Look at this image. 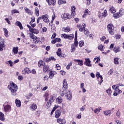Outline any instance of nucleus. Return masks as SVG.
I'll use <instances>...</instances> for the list:
<instances>
[{"label":"nucleus","instance_id":"9d476101","mask_svg":"<svg viewBox=\"0 0 124 124\" xmlns=\"http://www.w3.org/2000/svg\"><path fill=\"white\" fill-rule=\"evenodd\" d=\"M30 38H31V39H33V42L34 43H37L38 42V41L37 40V39H38L37 38V37H36V36H35L34 35H33V34H30Z\"/></svg>","mask_w":124,"mask_h":124},{"label":"nucleus","instance_id":"8fccbe9b","mask_svg":"<svg viewBox=\"0 0 124 124\" xmlns=\"http://www.w3.org/2000/svg\"><path fill=\"white\" fill-rule=\"evenodd\" d=\"M84 41H80L78 42V45L79 47H83V46H84Z\"/></svg>","mask_w":124,"mask_h":124},{"label":"nucleus","instance_id":"c85d7f7f","mask_svg":"<svg viewBox=\"0 0 124 124\" xmlns=\"http://www.w3.org/2000/svg\"><path fill=\"white\" fill-rule=\"evenodd\" d=\"M16 25L19 27V29H20L21 30H23V29H24V28L23 27V25H22V23H21V22H20L19 21H16Z\"/></svg>","mask_w":124,"mask_h":124},{"label":"nucleus","instance_id":"603ef678","mask_svg":"<svg viewBox=\"0 0 124 124\" xmlns=\"http://www.w3.org/2000/svg\"><path fill=\"white\" fill-rule=\"evenodd\" d=\"M102 16L103 17H106L107 16V10H105L104 12L102 14Z\"/></svg>","mask_w":124,"mask_h":124},{"label":"nucleus","instance_id":"338daca9","mask_svg":"<svg viewBox=\"0 0 124 124\" xmlns=\"http://www.w3.org/2000/svg\"><path fill=\"white\" fill-rule=\"evenodd\" d=\"M99 50H100V51H102V49H103V46L100 45L98 46Z\"/></svg>","mask_w":124,"mask_h":124},{"label":"nucleus","instance_id":"ddd939ff","mask_svg":"<svg viewBox=\"0 0 124 124\" xmlns=\"http://www.w3.org/2000/svg\"><path fill=\"white\" fill-rule=\"evenodd\" d=\"M62 114V109H57L55 112V118L57 119L60 118Z\"/></svg>","mask_w":124,"mask_h":124},{"label":"nucleus","instance_id":"052dcab7","mask_svg":"<svg viewBox=\"0 0 124 124\" xmlns=\"http://www.w3.org/2000/svg\"><path fill=\"white\" fill-rule=\"evenodd\" d=\"M75 41L78 42V41L77 40V31H76L75 32Z\"/></svg>","mask_w":124,"mask_h":124},{"label":"nucleus","instance_id":"4c0bfd02","mask_svg":"<svg viewBox=\"0 0 124 124\" xmlns=\"http://www.w3.org/2000/svg\"><path fill=\"white\" fill-rule=\"evenodd\" d=\"M102 110L101 107H99L98 108H96L94 110V113L96 114L97 112H100V110Z\"/></svg>","mask_w":124,"mask_h":124},{"label":"nucleus","instance_id":"5fc2aeb1","mask_svg":"<svg viewBox=\"0 0 124 124\" xmlns=\"http://www.w3.org/2000/svg\"><path fill=\"white\" fill-rule=\"evenodd\" d=\"M24 69H25V71L26 72V73L27 74H30L31 73V69L29 68H25Z\"/></svg>","mask_w":124,"mask_h":124},{"label":"nucleus","instance_id":"0e129e2a","mask_svg":"<svg viewBox=\"0 0 124 124\" xmlns=\"http://www.w3.org/2000/svg\"><path fill=\"white\" fill-rule=\"evenodd\" d=\"M119 93H118V90H115L113 93L114 96H117Z\"/></svg>","mask_w":124,"mask_h":124},{"label":"nucleus","instance_id":"f257e3e1","mask_svg":"<svg viewBox=\"0 0 124 124\" xmlns=\"http://www.w3.org/2000/svg\"><path fill=\"white\" fill-rule=\"evenodd\" d=\"M8 90L11 91L12 95L15 96L17 95V91H18V86L14 82L11 81L7 87Z\"/></svg>","mask_w":124,"mask_h":124},{"label":"nucleus","instance_id":"6e6552de","mask_svg":"<svg viewBox=\"0 0 124 124\" xmlns=\"http://www.w3.org/2000/svg\"><path fill=\"white\" fill-rule=\"evenodd\" d=\"M96 77L98 78V79L100 78V81L98 84L99 85H101V83L102 82H103V78L102 77V76L100 75L99 72H97L96 73Z\"/></svg>","mask_w":124,"mask_h":124},{"label":"nucleus","instance_id":"f3484780","mask_svg":"<svg viewBox=\"0 0 124 124\" xmlns=\"http://www.w3.org/2000/svg\"><path fill=\"white\" fill-rule=\"evenodd\" d=\"M84 64L87 65V66H92V64H91V60H90V59H85V62H84Z\"/></svg>","mask_w":124,"mask_h":124},{"label":"nucleus","instance_id":"cd10ccee","mask_svg":"<svg viewBox=\"0 0 124 124\" xmlns=\"http://www.w3.org/2000/svg\"><path fill=\"white\" fill-rule=\"evenodd\" d=\"M57 122L59 123V124H65V123H66V121H65V120L62 119L61 118L57 119Z\"/></svg>","mask_w":124,"mask_h":124},{"label":"nucleus","instance_id":"4468645a","mask_svg":"<svg viewBox=\"0 0 124 124\" xmlns=\"http://www.w3.org/2000/svg\"><path fill=\"white\" fill-rule=\"evenodd\" d=\"M30 109L31 111H35V110L37 109V106L36 105V104H32L30 107Z\"/></svg>","mask_w":124,"mask_h":124},{"label":"nucleus","instance_id":"7c9ffc66","mask_svg":"<svg viewBox=\"0 0 124 124\" xmlns=\"http://www.w3.org/2000/svg\"><path fill=\"white\" fill-rule=\"evenodd\" d=\"M3 31L4 32V35L6 37H8V31L6 28H3Z\"/></svg>","mask_w":124,"mask_h":124},{"label":"nucleus","instance_id":"f8f14e48","mask_svg":"<svg viewBox=\"0 0 124 124\" xmlns=\"http://www.w3.org/2000/svg\"><path fill=\"white\" fill-rule=\"evenodd\" d=\"M121 87H124V84H118L117 85H113L112 89H113V90H115V91H118V89H119V88H121Z\"/></svg>","mask_w":124,"mask_h":124},{"label":"nucleus","instance_id":"412c9836","mask_svg":"<svg viewBox=\"0 0 124 124\" xmlns=\"http://www.w3.org/2000/svg\"><path fill=\"white\" fill-rule=\"evenodd\" d=\"M56 74H57L56 72L51 71L49 72V78H50V79H53V78H54V75H56Z\"/></svg>","mask_w":124,"mask_h":124},{"label":"nucleus","instance_id":"ea45409f","mask_svg":"<svg viewBox=\"0 0 124 124\" xmlns=\"http://www.w3.org/2000/svg\"><path fill=\"white\" fill-rule=\"evenodd\" d=\"M120 13H117L113 15V16L115 19H117L119 17L121 16V15H120Z\"/></svg>","mask_w":124,"mask_h":124},{"label":"nucleus","instance_id":"37998d69","mask_svg":"<svg viewBox=\"0 0 124 124\" xmlns=\"http://www.w3.org/2000/svg\"><path fill=\"white\" fill-rule=\"evenodd\" d=\"M12 14H17V13H20V12L19 11H18L17 10L15 9V10H13L11 11Z\"/></svg>","mask_w":124,"mask_h":124},{"label":"nucleus","instance_id":"5701e85b","mask_svg":"<svg viewBox=\"0 0 124 124\" xmlns=\"http://www.w3.org/2000/svg\"><path fill=\"white\" fill-rule=\"evenodd\" d=\"M74 62H78V65H80V66L83 65V61L82 60L74 59Z\"/></svg>","mask_w":124,"mask_h":124},{"label":"nucleus","instance_id":"79ce46f5","mask_svg":"<svg viewBox=\"0 0 124 124\" xmlns=\"http://www.w3.org/2000/svg\"><path fill=\"white\" fill-rule=\"evenodd\" d=\"M109 11L111 12V13H116V10H115V8L112 6L110 9H109Z\"/></svg>","mask_w":124,"mask_h":124},{"label":"nucleus","instance_id":"e433bc0d","mask_svg":"<svg viewBox=\"0 0 124 124\" xmlns=\"http://www.w3.org/2000/svg\"><path fill=\"white\" fill-rule=\"evenodd\" d=\"M63 31L64 32H69L70 29H69V27L63 28Z\"/></svg>","mask_w":124,"mask_h":124},{"label":"nucleus","instance_id":"6ab92c4d","mask_svg":"<svg viewBox=\"0 0 124 124\" xmlns=\"http://www.w3.org/2000/svg\"><path fill=\"white\" fill-rule=\"evenodd\" d=\"M49 5H55L56 4V0H46Z\"/></svg>","mask_w":124,"mask_h":124},{"label":"nucleus","instance_id":"774afa93","mask_svg":"<svg viewBox=\"0 0 124 124\" xmlns=\"http://www.w3.org/2000/svg\"><path fill=\"white\" fill-rule=\"evenodd\" d=\"M56 36H57V34H56V33H53L51 37L52 39H54V38H55Z\"/></svg>","mask_w":124,"mask_h":124},{"label":"nucleus","instance_id":"e2e57ef3","mask_svg":"<svg viewBox=\"0 0 124 124\" xmlns=\"http://www.w3.org/2000/svg\"><path fill=\"white\" fill-rule=\"evenodd\" d=\"M120 89H121V87L120 88L119 87L118 89H117V93L118 94H120V93H123V91H122V90H121Z\"/></svg>","mask_w":124,"mask_h":124},{"label":"nucleus","instance_id":"20e7f679","mask_svg":"<svg viewBox=\"0 0 124 124\" xmlns=\"http://www.w3.org/2000/svg\"><path fill=\"white\" fill-rule=\"evenodd\" d=\"M54 97L52 95L50 96V97L49 99L48 102H47L46 105V109H49L50 107H51V105L54 102Z\"/></svg>","mask_w":124,"mask_h":124},{"label":"nucleus","instance_id":"13d9d810","mask_svg":"<svg viewBox=\"0 0 124 124\" xmlns=\"http://www.w3.org/2000/svg\"><path fill=\"white\" fill-rule=\"evenodd\" d=\"M113 72H114V70L113 69H111L108 72V74L109 75H112L113 74Z\"/></svg>","mask_w":124,"mask_h":124},{"label":"nucleus","instance_id":"bb28decb","mask_svg":"<svg viewBox=\"0 0 124 124\" xmlns=\"http://www.w3.org/2000/svg\"><path fill=\"white\" fill-rule=\"evenodd\" d=\"M18 50H19V48L18 47V46L13 47V52L14 55H16V54H18Z\"/></svg>","mask_w":124,"mask_h":124},{"label":"nucleus","instance_id":"a878e982","mask_svg":"<svg viewBox=\"0 0 124 124\" xmlns=\"http://www.w3.org/2000/svg\"><path fill=\"white\" fill-rule=\"evenodd\" d=\"M31 32H32V34H38L39 33V31L37 30V29L32 28L31 31H30Z\"/></svg>","mask_w":124,"mask_h":124},{"label":"nucleus","instance_id":"2f4dec72","mask_svg":"<svg viewBox=\"0 0 124 124\" xmlns=\"http://www.w3.org/2000/svg\"><path fill=\"white\" fill-rule=\"evenodd\" d=\"M0 121H4V114L3 113L0 112Z\"/></svg>","mask_w":124,"mask_h":124},{"label":"nucleus","instance_id":"423d86ee","mask_svg":"<svg viewBox=\"0 0 124 124\" xmlns=\"http://www.w3.org/2000/svg\"><path fill=\"white\" fill-rule=\"evenodd\" d=\"M78 46V42L75 41L74 43L71 46V52L73 53L76 50V48L75 47Z\"/></svg>","mask_w":124,"mask_h":124},{"label":"nucleus","instance_id":"473e14b6","mask_svg":"<svg viewBox=\"0 0 124 124\" xmlns=\"http://www.w3.org/2000/svg\"><path fill=\"white\" fill-rule=\"evenodd\" d=\"M57 102L59 103V104H61L62 102V97L59 96L56 99Z\"/></svg>","mask_w":124,"mask_h":124},{"label":"nucleus","instance_id":"a211bd4d","mask_svg":"<svg viewBox=\"0 0 124 124\" xmlns=\"http://www.w3.org/2000/svg\"><path fill=\"white\" fill-rule=\"evenodd\" d=\"M24 10L25 12H26V13H27V14H28L29 15H32V14H33V12L31 11V10H30V9L28 8L27 7H25Z\"/></svg>","mask_w":124,"mask_h":124},{"label":"nucleus","instance_id":"39448f33","mask_svg":"<svg viewBox=\"0 0 124 124\" xmlns=\"http://www.w3.org/2000/svg\"><path fill=\"white\" fill-rule=\"evenodd\" d=\"M41 17L45 23H46V24H49V23H50V20H49V16H48V15L46 14L43 15Z\"/></svg>","mask_w":124,"mask_h":124},{"label":"nucleus","instance_id":"4d7b16f0","mask_svg":"<svg viewBox=\"0 0 124 124\" xmlns=\"http://www.w3.org/2000/svg\"><path fill=\"white\" fill-rule=\"evenodd\" d=\"M86 107V105H84L82 107V108H79L80 111H81V112H83V111L85 110V108Z\"/></svg>","mask_w":124,"mask_h":124},{"label":"nucleus","instance_id":"c03bdc74","mask_svg":"<svg viewBox=\"0 0 124 124\" xmlns=\"http://www.w3.org/2000/svg\"><path fill=\"white\" fill-rule=\"evenodd\" d=\"M35 14L37 16H39V10H38V8H36L35 9Z\"/></svg>","mask_w":124,"mask_h":124},{"label":"nucleus","instance_id":"f03ea898","mask_svg":"<svg viewBox=\"0 0 124 124\" xmlns=\"http://www.w3.org/2000/svg\"><path fill=\"white\" fill-rule=\"evenodd\" d=\"M63 83V91L61 93V96H63L64 95V93L67 92V88H68V84H67V81H66V79H64L62 82Z\"/></svg>","mask_w":124,"mask_h":124},{"label":"nucleus","instance_id":"393cba45","mask_svg":"<svg viewBox=\"0 0 124 124\" xmlns=\"http://www.w3.org/2000/svg\"><path fill=\"white\" fill-rule=\"evenodd\" d=\"M56 61V59L54 58V57H50L49 58H46L44 59L45 62H49L50 61Z\"/></svg>","mask_w":124,"mask_h":124},{"label":"nucleus","instance_id":"a18cd8bd","mask_svg":"<svg viewBox=\"0 0 124 124\" xmlns=\"http://www.w3.org/2000/svg\"><path fill=\"white\" fill-rule=\"evenodd\" d=\"M7 64H10V66L12 67L13 66V62L11 60H10L7 62H6Z\"/></svg>","mask_w":124,"mask_h":124},{"label":"nucleus","instance_id":"1a4fd4ad","mask_svg":"<svg viewBox=\"0 0 124 124\" xmlns=\"http://www.w3.org/2000/svg\"><path fill=\"white\" fill-rule=\"evenodd\" d=\"M66 94V97L67 98V99L69 100H71L72 98V95L71 94V91H68L65 93Z\"/></svg>","mask_w":124,"mask_h":124},{"label":"nucleus","instance_id":"680f3d73","mask_svg":"<svg viewBox=\"0 0 124 124\" xmlns=\"http://www.w3.org/2000/svg\"><path fill=\"white\" fill-rule=\"evenodd\" d=\"M116 115L117 117H119L120 116H121V112L120 111V110H118L117 111Z\"/></svg>","mask_w":124,"mask_h":124},{"label":"nucleus","instance_id":"864d4df0","mask_svg":"<svg viewBox=\"0 0 124 124\" xmlns=\"http://www.w3.org/2000/svg\"><path fill=\"white\" fill-rule=\"evenodd\" d=\"M106 93L108 94H111L112 93V91L111 90V88H109L107 90H106Z\"/></svg>","mask_w":124,"mask_h":124},{"label":"nucleus","instance_id":"de8ad7c7","mask_svg":"<svg viewBox=\"0 0 124 124\" xmlns=\"http://www.w3.org/2000/svg\"><path fill=\"white\" fill-rule=\"evenodd\" d=\"M73 38H74V35L70 34L68 35V38L67 39H69L70 40H71V39H73Z\"/></svg>","mask_w":124,"mask_h":124},{"label":"nucleus","instance_id":"6e6d98bb","mask_svg":"<svg viewBox=\"0 0 124 124\" xmlns=\"http://www.w3.org/2000/svg\"><path fill=\"white\" fill-rule=\"evenodd\" d=\"M72 65V62H71L70 63L67 65V66H66V69H67L68 70L69 69H70V66H71Z\"/></svg>","mask_w":124,"mask_h":124},{"label":"nucleus","instance_id":"4be33fe9","mask_svg":"<svg viewBox=\"0 0 124 124\" xmlns=\"http://www.w3.org/2000/svg\"><path fill=\"white\" fill-rule=\"evenodd\" d=\"M72 13L71 15L73 16V17H74L76 15V13L75 12V10L76 9V8L75 6H72Z\"/></svg>","mask_w":124,"mask_h":124},{"label":"nucleus","instance_id":"49530a36","mask_svg":"<svg viewBox=\"0 0 124 124\" xmlns=\"http://www.w3.org/2000/svg\"><path fill=\"white\" fill-rule=\"evenodd\" d=\"M58 3L59 4H62L63 3H66V1L64 0H58Z\"/></svg>","mask_w":124,"mask_h":124},{"label":"nucleus","instance_id":"2eb2a0df","mask_svg":"<svg viewBox=\"0 0 124 124\" xmlns=\"http://www.w3.org/2000/svg\"><path fill=\"white\" fill-rule=\"evenodd\" d=\"M4 112H9L11 111V106L9 105L5 106L4 107Z\"/></svg>","mask_w":124,"mask_h":124},{"label":"nucleus","instance_id":"c756f323","mask_svg":"<svg viewBox=\"0 0 124 124\" xmlns=\"http://www.w3.org/2000/svg\"><path fill=\"white\" fill-rule=\"evenodd\" d=\"M103 113L105 116H109L111 114V110H107L103 111Z\"/></svg>","mask_w":124,"mask_h":124},{"label":"nucleus","instance_id":"09e8293b","mask_svg":"<svg viewBox=\"0 0 124 124\" xmlns=\"http://www.w3.org/2000/svg\"><path fill=\"white\" fill-rule=\"evenodd\" d=\"M89 13L90 12H89V10L86 9L84 11V14L83 15V17H86L87 14H89Z\"/></svg>","mask_w":124,"mask_h":124},{"label":"nucleus","instance_id":"a19ab883","mask_svg":"<svg viewBox=\"0 0 124 124\" xmlns=\"http://www.w3.org/2000/svg\"><path fill=\"white\" fill-rule=\"evenodd\" d=\"M114 64H119V58L117 57L114 59Z\"/></svg>","mask_w":124,"mask_h":124},{"label":"nucleus","instance_id":"c9c22d12","mask_svg":"<svg viewBox=\"0 0 124 124\" xmlns=\"http://www.w3.org/2000/svg\"><path fill=\"white\" fill-rule=\"evenodd\" d=\"M15 103L17 106V107H20L21 106V101L19 100H16Z\"/></svg>","mask_w":124,"mask_h":124},{"label":"nucleus","instance_id":"b1692460","mask_svg":"<svg viewBox=\"0 0 124 124\" xmlns=\"http://www.w3.org/2000/svg\"><path fill=\"white\" fill-rule=\"evenodd\" d=\"M87 25L85 23H83L82 25H80V27L79 28V31H83L86 29Z\"/></svg>","mask_w":124,"mask_h":124},{"label":"nucleus","instance_id":"bf43d9fd","mask_svg":"<svg viewBox=\"0 0 124 124\" xmlns=\"http://www.w3.org/2000/svg\"><path fill=\"white\" fill-rule=\"evenodd\" d=\"M68 35L66 34H62V38H66L67 39Z\"/></svg>","mask_w":124,"mask_h":124},{"label":"nucleus","instance_id":"69168bd1","mask_svg":"<svg viewBox=\"0 0 124 124\" xmlns=\"http://www.w3.org/2000/svg\"><path fill=\"white\" fill-rule=\"evenodd\" d=\"M18 80H19V81H22V80L24 79V77H23L22 76H18Z\"/></svg>","mask_w":124,"mask_h":124},{"label":"nucleus","instance_id":"aec40b11","mask_svg":"<svg viewBox=\"0 0 124 124\" xmlns=\"http://www.w3.org/2000/svg\"><path fill=\"white\" fill-rule=\"evenodd\" d=\"M43 71L45 73H46L47 71H49L50 70V68L49 67V66L46 65L43 67Z\"/></svg>","mask_w":124,"mask_h":124},{"label":"nucleus","instance_id":"58836bf2","mask_svg":"<svg viewBox=\"0 0 124 124\" xmlns=\"http://www.w3.org/2000/svg\"><path fill=\"white\" fill-rule=\"evenodd\" d=\"M84 33L86 35V36H89V34H90V31H89V30H84Z\"/></svg>","mask_w":124,"mask_h":124},{"label":"nucleus","instance_id":"3c124183","mask_svg":"<svg viewBox=\"0 0 124 124\" xmlns=\"http://www.w3.org/2000/svg\"><path fill=\"white\" fill-rule=\"evenodd\" d=\"M31 96H32V94L30 93L27 95L26 98L27 99H31Z\"/></svg>","mask_w":124,"mask_h":124},{"label":"nucleus","instance_id":"0eeeda50","mask_svg":"<svg viewBox=\"0 0 124 124\" xmlns=\"http://www.w3.org/2000/svg\"><path fill=\"white\" fill-rule=\"evenodd\" d=\"M61 18L64 19V20H67L68 19H71V16L69 14H63L61 16Z\"/></svg>","mask_w":124,"mask_h":124},{"label":"nucleus","instance_id":"dca6fc26","mask_svg":"<svg viewBox=\"0 0 124 124\" xmlns=\"http://www.w3.org/2000/svg\"><path fill=\"white\" fill-rule=\"evenodd\" d=\"M46 65V64H45V62L42 60H40L38 62V67H41V68H42Z\"/></svg>","mask_w":124,"mask_h":124},{"label":"nucleus","instance_id":"9b49d317","mask_svg":"<svg viewBox=\"0 0 124 124\" xmlns=\"http://www.w3.org/2000/svg\"><path fill=\"white\" fill-rule=\"evenodd\" d=\"M4 47H5V44H4V39H1L0 42V51H3Z\"/></svg>","mask_w":124,"mask_h":124},{"label":"nucleus","instance_id":"f704fd0d","mask_svg":"<svg viewBox=\"0 0 124 124\" xmlns=\"http://www.w3.org/2000/svg\"><path fill=\"white\" fill-rule=\"evenodd\" d=\"M113 51L115 52V53H119L121 50H120V47L117 46V47H114L113 48Z\"/></svg>","mask_w":124,"mask_h":124},{"label":"nucleus","instance_id":"7ed1b4c3","mask_svg":"<svg viewBox=\"0 0 124 124\" xmlns=\"http://www.w3.org/2000/svg\"><path fill=\"white\" fill-rule=\"evenodd\" d=\"M108 31L109 32V33L111 35H114V31H115V27L114 25L111 23L109 24L107 26Z\"/></svg>","mask_w":124,"mask_h":124},{"label":"nucleus","instance_id":"72a5a7b5","mask_svg":"<svg viewBox=\"0 0 124 124\" xmlns=\"http://www.w3.org/2000/svg\"><path fill=\"white\" fill-rule=\"evenodd\" d=\"M56 53L58 57H62V48H59Z\"/></svg>","mask_w":124,"mask_h":124}]
</instances>
